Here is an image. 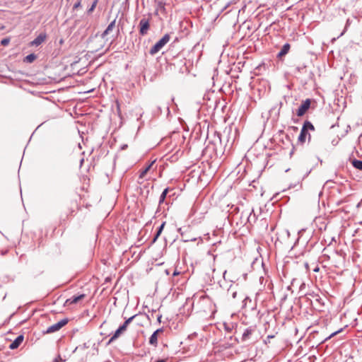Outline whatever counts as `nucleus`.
<instances>
[{
	"label": "nucleus",
	"mask_w": 362,
	"mask_h": 362,
	"mask_svg": "<svg viewBox=\"0 0 362 362\" xmlns=\"http://www.w3.org/2000/svg\"><path fill=\"white\" fill-rule=\"evenodd\" d=\"M170 40L169 34H165L150 49L149 53L154 55L158 53Z\"/></svg>",
	"instance_id": "nucleus-1"
},
{
	"label": "nucleus",
	"mask_w": 362,
	"mask_h": 362,
	"mask_svg": "<svg viewBox=\"0 0 362 362\" xmlns=\"http://www.w3.org/2000/svg\"><path fill=\"white\" fill-rule=\"evenodd\" d=\"M178 232L181 235V239L184 242L195 241L197 238L191 234L190 229L187 228H180L178 229Z\"/></svg>",
	"instance_id": "nucleus-2"
},
{
	"label": "nucleus",
	"mask_w": 362,
	"mask_h": 362,
	"mask_svg": "<svg viewBox=\"0 0 362 362\" xmlns=\"http://www.w3.org/2000/svg\"><path fill=\"white\" fill-rule=\"evenodd\" d=\"M68 323V320L67 319H62L60 321H59L58 322L49 326L45 333L47 334H50V333H53V332H57L59 331L62 327H63L64 325H66V324Z\"/></svg>",
	"instance_id": "nucleus-3"
},
{
	"label": "nucleus",
	"mask_w": 362,
	"mask_h": 362,
	"mask_svg": "<svg viewBox=\"0 0 362 362\" xmlns=\"http://www.w3.org/2000/svg\"><path fill=\"white\" fill-rule=\"evenodd\" d=\"M150 28V20L147 18H142L139 22V33L141 35H146Z\"/></svg>",
	"instance_id": "nucleus-4"
},
{
	"label": "nucleus",
	"mask_w": 362,
	"mask_h": 362,
	"mask_svg": "<svg viewBox=\"0 0 362 362\" xmlns=\"http://www.w3.org/2000/svg\"><path fill=\"white\" fill-rule=\"evenodd\" d=\"M310 106V100L306 99L303 103L300 105L298 109L296 110V115L298 117H302L305 115V113L308 111Z\"/></svg>",
	"instance_id": "nucleus-5"
},
{
	"label": "nucleus",
	"mask_w": 362,
	"mask_h": 362,
	"mask_svg": "<svg viewBox=\"0 0 362 362\" xmlns=\"http://www.w3.org/2000/svg\"><path fill=\"white\" fill-rule=\"evenodd\" d=\"M255 329H256V328L254 326H251V327L245 329L242 334V338H241L242 341H246L249 340L251 338V336L252 335V334L255 332Z\"/></svg>",
	"instance_id": "nucleus-6"
},
{
	"label": "nucleus",
	"mask_w": 362,
	"mask_h": 362,
	"mask_svg": "<svg viewBox=\"0 0 362 362\" xmlns=\"http://www.w3.org/2000/svg\"><path fill=\"white\" fill-rule=\"evenodd\" d=\"M163 332V328L156 330L149 338V344L155 347L158 345V334Z\"/></svg>",
	"instance_id": "nucleus-7"
},
{
	"label": "nucleus",
	"mask_w": 362,
	"mask_h": 362,
	"mask_svg": "<svg viewBox=\"0 0 362 362\" xmlns=\"http://www.w3.org/2000/svg\"><path fill=\"white\" fill-rule=\"evenodd\" d=\"M127 329L122 325L119 326V327L115 332L114 334L111 337V338L108 341V344H111L114 341H115L119 336L124 332Z\"/></svg>",
	"instance_id": "nucleus-8"
},
{
	"label": "nucleus",
	"mask_w": 362,
	"mask_h": 362,
	"mask_svg": "<svg viewBox=\"0 0 362 362\" xmlns=\"http://www.w3.org/2000/svg\"><path fill=\"white\" fill-rule=\"evenodd\" d=\"M47 38V34L45 33H40L35 39H34L31 42L30 45L32 46L37 47L40 45L42 42L45 41Z\"/></svg>",
	"instance_id": "nucleus-9"
},
{
	"label": "nucleus",
	"mask_w": 362,
	"mask_h": 362,
	"mask_svg": "<svg viewBox=\"0 0 362 362\" xmlns=\"http://www.w3.org/2000/svg\"><path fill=\"white\" fill-rule=\"evenodd\" d=\"M85 296H86L85 294L74 296L71 297L70 298H68L65 301V305H71V304H76V303H78L80 300H83L85 298Z\"/></svg>",
	"instance_id": "nucleus-10"
},
{
	"label": "nucleus",
	"mask_w": 362,
	"mask_h": 362,
	"mask_svg": "<svg viewBox=\"0 0 362 362\" xmlns=\"http://www.w3.org/2000/svg\"><path fill=\"white\" fill-rule=\"evenodd\" d=\"M24 339L23 335H19L16 337V339L12 341L9 345L10 349H17L23 342Z\"/></svg>",
	"instance_id": "nucleus-11"
},
{
	"label": "nucleus",
	"mask_w": 362,
	"mask_h": 362,
	"mask_svg": "<svg viewBox=\"0 0 362 362\" xmlns=\"http://www.w3.org/2000/svg\"><path fill=\"white\" fill-rule=\"evenodd\" d=\"M291 48V45L288 43H286L283 45L281 47L280 52L277 54V58L281 59L284 56L288 54L289 52V49Z\"/></svg>",
	"instance_id": "nucleus-12"
},
{
	"label": "nucleus",
	"mask_w": 362,
	"mask_h": 362,
	"mask_svg": "<svg viewBox=\"0 0 362 362\" xmlns=\"http://www.w3.org/2000/svg\"><path fill=\"white\" fill-rule=\"evenodd\" d=\"M116 19L113 20L107 27V28L101 34V37L104 38L105 36L109 35L115 27Z\"/></svg>",
	"instance_id": "nucleus-13"
},
{
	"label": "nucleus",
	"mask_w": 362,
	"mask_h": 362,
	"mask_svg": "<svg viewBox=\"0 0 362 362\" xmlns=\"http://www.w3.org/2000/svg\"><path fill=\"white\" fill-rule=\"evenodd\" d=\"M155 163V160L152 161L151 163H149L144 170H142L139 175V178H144L146 174L149 171V170L151 168L152 165Z\"/></svg>",
	"instance_id": "nucleus-14"
},
{
	"label": "nucleus",
	"mask_w": 362,
	"mask_h": 362,
	"mask_svg": "<svg viewBox=\"0 0 362 362\" xmlns=\"http://www.w3.org/2000/svg\"><path fill=\"white\" fill-rule=\"evenodd\" d=\"M140 315H142V313H139V314H136V315H133V316L130 317L129 318H128L127 320H126L124 321V322L122 324V325H123V326H124V327H125L126 329H127L128 325H129L132 322V320H133L134 319L137 318V317H139Z\"/></svg>",
	"instance_id": "nucleus-15"
},
{
	"label": "nucleus",
	"mask_w": 362,
	"mask_h": 362,
	"mask_svg": "<svg viewBox=\"0 0 362 362\" xmlns=\"http://www.w3.org/2000/svg\"><path fill=\"white\" fill-rule=\"evenodd\" d=\"M308 134V132H306L303 128L301 129L300 135L298 136V141L300 143H304Z\"/></svg>",
	"instance_id": "nucleus-16"
},
{
	"label": "nucleus",
	"mask_w": 362,
	"mask_h": 362,
	"mask_svg": "<svg viewBox=\"0 0 362 362\" xmlns=\"http://www.w3.org/2000/svg\"><path fill=\"white\" fill-rule=\"evenodd\" d=\"M351 164L355 168L362 170V160L353 159L351 160Z\"/></svg>",
	"instance_id": "nucleus-17"
},
{
	"label": "nucleus",
	"mask_w": 362,
	"mask_h": 362,
	"mask_svg": "<svg viewBox=\"0 0 362 362\" xmlns=\"http://www.w3.org/2000/svg\"><path fill=\"white\" fill-rule=\"evenodd\" d=\"M306 132H308V130H315V127L313 125V124L309 121H305L303 125V127Z\"/></svg>",
	"instance_id": "nucleus-18"
},
{
	"label": "nucleus",
	"mask_w": 362,
	"mask_h": 362,
	"mask_svg": "<svg viewBox=\"0 0 362 362\" xmlns=\"http://www.w3.org/2000/svg\"><path fill=\"white\" fill-rule=\"evenodd\" d=\"M165 223L163 222L160 226L159 228H158V230L156 232V234L155 235L154 238H153V242H155L157 238L160 236V235L161 234L163 230V228L165 226Z\"/></svg>",
	"instance_id": "nucleus-19"
},
{
	"label": "nucleus",
	"mask_w": 362,
	"mask_h": 362,
	"mask_svg": "<svg viewBox=\"0 0 362 362\" xmlns=\"http://www.w3.org/2000/svg\"><path fill=\"white\" fill-rule=\"evenodd\" d=\"M169 190H170V189L168 187L165 188L163 190V192H162V194L160 196L159 204H161L164 202V200H165V199L166 197V195H167V194H168Z\"/></svg>",
	"instance_id": "nucleus-20"
},
{
	"label": "nucleus",
	"mask_w": 362,
	"mask_h": 362,
	"mask_svg": "<svg viewBox=\"0 0 362 362\" xmlns=\"http://www.w3.org/2000/svg\"><path fill=\"white\" fill-rule=\"evenodd\" d=\"M37 58L35 54H30L25 57V62L32 63Z\"/></svg>",
	"instance_id": "nucleus-21"
},
{
	"label": "nucleus",
	"mask_w": 362,
	"mask_h": 362,
	"mask_svg": "<svg viewBox=\"0 0 362 362\" xmlns=\"http://www.w3.org/2000/svg\"><path fill=\"white\" fill-rule=\"evenodd\" d=\"M98 2V0H94L93 1L91 6L87 11L88 14H90L95 10Z\"/></svg>",
	"instance_id": "nucleus-22"
},
{
	"label": "nucleus",
	"mask_w": 362,
	"mask_h": 362,
	"mask_svg": "<svg viewBox=\"0 0 362 362\" xmlns=\"http://www.w3.org/2000/svg\"><path fill=\"white\" fill-rule=\"evenodd\" d=\"M228 293H231V296H232L233 298L235 299L237 297L238 292L233 288L230 287V288L228 289Z\"/></svg>",
	"instance_id": "nucleus-23"
},
{
	"label": "nucleus",
	"mask_w": 362,
	"mask_h": 362,
	"mask_svg": "<svg viewBox=\"0 0 362 362\" xmlns=\"http://www.w3.org/2000/svg\"><path fill=\"white\" fill-rule=\"evenodd\" d=\"M253 211L248 216V221L251 222L252 221H255L256 216L255 214H252Z\"/></svg>",
	"instance_id": "nucleus-24"
},
{
	"label": "nucleus",
	"mask_w": 362,
	"mask_h": 362,
	"mask_svg": "<svg viewBox=\"0 0 362 362\" xmlns=\"http://www.w3.org/2000/svg\"><path fill=\"white\" fill-rule=\"evenodd\" d=\"M251 301H252L251 299L249 297L246 296L243 301V307H246L247 305V303H251Z\"/></svg>",
	"instance_id": "nucleus-25"
},
{
	"label": "nucleus",
	"mask_w": 362,
	"mask_h": 362,
	"mask_svg": "<svg viewBox=\"0 0 362 362\" xmlns=\"http://www.w3.org/2000/svg\"><path fill=\"white\" fill-rule=\"evenodd\" d=\"M9 42H10L9 38H4V39L1 40V44L2 45H4V46H6V45H8Z\"/></svg>",
	"instance_id": "nucleus-26"
},
{
	"label": "nucleus",
	"mask_w": 362,
	"mask_h": 362,
	"mask_svg": "<svg viewBox=\"0 0 362 362\" xmlns=\"http://www.w3.org/2000/svg\"><path fill=\"white\" fill-rule=\"evenodd\" d=\"M141 316L144 317L145 319H146L149 322H151V317L153 316V314L150 315V316L147 314H142Z\"/></svg>",
	"instance_id": "nucleus-27"
},
{
	"label": "nucleus",
	"mask_w": 362,
	"mask_h": 362,
	"mask_svg": "<svg viewBox=\"0 0 362 362\" xmlns=\"http://www.w3.org/2000/svg\"><path fill=\"white\" fill-rule=\"evenodd\" d=\"M141 316L144 317L145 319H146L149 322H151V317L153 316V314L150 315V316L147 314H142Z\"/></svg>",
	"instance_id": "nucleus-28"
},
{
	"label": "nucleus",
	"mask_w": 362,
	"mask_h": 362,
	"mask_svg": "<svg viewBox=\"0 0 362 362\" xmlns=\"http://www.w3.org/2000/svg\"><path fill=\"white\" fill-rule=\"evenodd\" d=\"M341 331V329H339L338 331H336L333 333H332L329 337H327L326 339H325V341L331 339L332 337L335 336L337 334L339 333Z\"/></svg>",
	"instance_id": "nucleus-29"
},
{
	"label": "nucleus",
	"mask_w": 362,
	"mask_h": 362,
	"mask_svg": "<svg viewBox=\"0 0 362 362\" xmlns=\"http://www.w3.org/2000/svg\"><path fill=\"white\" fill-rule=\"evenodd\" d=\"M351 23V21L349 18L347 19V21L346 22V25H345L344 30V32L341 33V35H342L344 33V32L346 31L347 28L350 25Z\"/></svg>",
	"instance_id": "nucleus-30"
},
{
	"label": "nucleus",
	"mask_w": 362,
	"mask_h": 362,
	"mask_svg": "<svg viewBox=\"0 0 362 362\" xmlns=\"http://www.w3.org/2000/svg\"><path fill=\"white\" fill-rule=\"evenodd\" d=\"M274 338V335H268L264 340L265 344L270 343L272 339Z\"/></svg>",
	"instance_id": "nucleus-31"
},
{
	"label": "nucleus",
	"mask_w": 362,
	"mask_h": 362,
	"mask_svg": "<svg viewBox=\"0 0 362 362\" xmlns=\"http://www.w3.org/2000/svg\"><path fill=\"white\" fill-rule=\"evenodd\" d=\"M81 1H77V2L74 5V6H73V10H76V9H77V8H80V7H81Z\"/></svg>",
	"instance_id": "nucleus-32"
},
{
	"label": "nucleus",
	"mask_w": 362,
	"mask_h": 362,
	"mask_svg": "<svg viewBox=\"0 0 362 362\" xmlns=\"http://www.w3.org/2000/svg\"><path fill=\"white\" fill-rule=\"evenodd\" d=\"M60 361H62L61 356L59 355L57 358L54 359L52 362H60Z\"/></svg>",
	"instance_id": "nucleus-33"
},
{
	"label": "nucleus",
	"mask_w": 362,
	"mask_h": 362,
	"mask_svg": "<svg viewBox=\"0 0 362 362\" xmlns=\"http://www.w3.org/2000/svg\"><path fill=\"white\" fill-rule=\"evenodd\" d=\"M313 272H318L320 271V267H318V265H316L313 269Z\"/></svg>",
	"instance_id": "nucleus-34"
},
{
	"label": "nucleus",
	"mask_w": 362,
	"mask_h": 362,
	"mask_svg": "<svg viewBox=\"0 0 362 362\" xmlns=\"http://www.w3.org/2000/svg\"><path fill=\"white\" fill-rule=\"evenodd\" d=\"M224 327H225L226 330H227L228 332H230L231 331V328L229 327L228 325L224 324Z\"/></svg>",
	"instance_id": "nucleus-35"
},
{
	"label": "nucleus",
	"mask_w": 362,
	"mask_h": 362,
	"mask_svg": "<svg viewBox=\"0 0 362 362\" xmlns=\"http://www.w3.org/2000/svg\"><path fill=\"white\" fill-rule=\"evenodd\" d=\"M162 315H158L157 316V320L160 323L161 322Z\"/></svg>",
	"instance_id": "nucleus-36"
},
{
	"label": "nucleus",
	"mask_w": 362,
	"mask_h": 362,
	"mask_svg": "<svg viewBox=\"0 0 362 362\" xmlns=\"http://www.w3.org/2000/svg\"><path fill=\"white\" fill-rule=\"evenodd\" d=\"M304 265H305V267L306 270L308 271L309 270V264H308V263L305 262L304 264Z\"/></svg>",
	"instance_id": "nucleus-37"
},
{
	"label": "nucleus",
	"mask_w": 362,
	"mask_h": 362,
	"mask_svg": "<svg viewBox=\"0 0 362 362\" xmlns=\"http://www.w3.org/2000/svg\"><path fill=\"white\" fill-rule=\"evenodd\" d=\"M156 362H167V361L165 359H160Z\"/></svg>",
	"instance_id": "nucleus-38"
},
{
	"label": "nucleus",
	"mask_w": 362,
	"mask_h": 362,
	"mask_svg": "<svg viewBox=\"0 0 362 362\" xmlns=\"http://www.w3.org/2000/svg\"><path fill=\"white\" fill-rule=\"evenodd\" d=\"M83 159H81V163L82 164V163H83Z\"/></svg>",
	"instance_id": "nucleus-39"
}]
</instances>
